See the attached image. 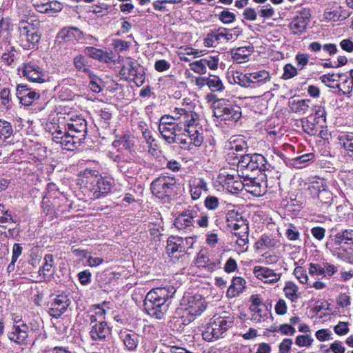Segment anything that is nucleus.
Instances as JSON below:
<instances>
[{"instance_id": "f257e3e1", "label": "nucleus", "mask_w": 353, "mask_h": 353, "mask_svg": "<svg viewBox=\"0 0 353 353\" xmlns=\"http://www.w3.org/2000/svg\"><path fill=\"white\" fill-rule=\"evenodd\" d=\"M53 125L52 141L66 150H74L85 139L86 121L79 117L74 119L63 117Z\"/></svg>"}, {"instance_id": "f03ea898", "label": "nucleus", "mask_w": 353, "mask_h": 353, "mask_svg": "<svg viewBox=\"0 0 353 353\" xmlns=\"http://www.w3.org/2000/svg\"><path fill=\"white\" fill-rule=\"evenodd\" d=\"M172 118L187 136V139L180 140L181 143L187 145L188 143H192L194 147H199L202 144L203 130L199 125V115L195 112L190 109L176 108L173 110Z\"/></svg>"}, {"instance_id": "7ed1b4c3", "label": "nucleus", "mask_w": 353, "mask_h": 353, "mask_svg": "<svg viewBox=\"0 0 353 353\" xmlns=\"http://www.w3.org/2000/svg\"><path fill=\"white\" fill-rule=\"evenodd\" d=\"M174 293L175 289L172 286L151 290L144 300L145 310L152 317L158 320L163 319L168 309V305L165 303Z\"/></svg>"}, {"instance_id": "20e7f679", "label": "nucleus", "mask_w": 353, "mask_h": 353, "mask_svg": "<svg viewBox=\"0 0 353 353\" xmlns=\"http://www.w3.org/2000/svg\"><path fill=\"white\" fill-rule=\"evenodd\" d=\"M83 181L85 183V191L90 199H99L108 194L112 188V180L103 178L97 171L86 170L83 172Z\"/></svg>"}, {"instance_id": "39448f33", "label": "nucleus", "mask_w": 353, "mask_h": 353, "mask_svg": "<svg viewBox=\"0 0 353 353\" xmlns=\"http://www.w3.org/2000/svg\"><path fill=\"white\" fill-rule=\"evenodd\" d=\"M232 317L225 312L221 314L214 315L203 332V339L212 341L220 338L232 325Z\"/></svg>"}, {"instance_id": "423d86ee", "label": "nucleus", "mask_w": 353, "mask_h": 353, "mask_svg": "<svg viewBox=\"0 0 353 353\" xmlns=\"http://www.w3.org/2000/svg\"><path fill=\"white\" fill-rule=\"evenodd\" d=\"M121 70L119 72L121 79L133 81L137 85H142L145 81V76L142 67L130 57H122L119 60Z\"/></svg>"}, {"instance_id": "0eeeda50", "label": "nucleus", "mask_w": 353, "mask_h": 353, "mask_svg": "<svg viewBox=\"0 0 353 353\" xmlns=\"http://www.w3.org/2000/svg\"><path fill=\"white\" fill-rule=\"evenodd\" d=\"M176 188V179L167 176L158 177L151 183L152 194L159 199H168Z\"/></svg>"}, {"instance_id": "6e6552de", "label": "nucleus", "mask_w": 353, "mask_h": 353, "mask_svg": "<svg viewBox=\"0 0 353 353\" xmlns=\"http://www.w3.org/2000/svg\"><path fill=\"white\" fill-rule=\"evenodd\" d=\"M267 167L265 158L256 153L241 155L238 162V168L241 171L242 176L245 174L244 171H266L268 170Z\"/></svg>"}, {"instance_id": "1a4fd4ad", "label": "nucleus", "mask_w": 353, "mask_h": 353, "mask_svg": "<svg viewBox=\"0 0 353 353\" xmlns=\"http://www.w3.org/2000/svg\"><path fill=\"white\" fill-rule=\"evenodd\" d=\"M159 130L163 138V139L168 143H178L181 148L187 150H192L194 145L192 143L185 145L180 142L181 139H187V136L185 132H182L181 126H178L177 124H171L169 126L163 125V127H159Z\"/></svg>"}, {"instance_id": "9d476101", "label": "nucleus", "mask_w": 353, "mask_h": 353, "mask_svg": "<svg viewBox=\"0 0 353 353\" xmlns=\"http://www.w3.org/2000/svg\"><path fill=\"white\" fill-rule=\"evenodd\" d=\"M181 305L189 314L198 316L205 310L206 305L204 299L200 294H185L183 296Z\"/></svg>"}, {"instance_id": "9b49d317", "label": "nucleus", "mask_w": 353, "mask_h": 353, "mask_svg": "<svg viewBox=\"0 0 353 353\" xmlns=\"http://www.w3.org/2000/svg\"><path fill=\"white\" fill-rule=\"evenodd\" d=\"M197 212L192 209H187L181 212L174 219V225L179 230L188 233L194 229V219Z\"/></svg>"}, {"instance_id": "f8f14e48", "label": "nucleus", "mask_w": 353, "mask_h": 353, "mask_svg": "<svg viewBox=\"0 0 353 353\" xmlns=\"http://www.w3.org/2000/svg\"><path fill=\"white\" fill-rule=\"evenodd\" d=\"M214 116L221 120L236 121L241 117V112L239 107L218 103L214 106Z\"/></svg>"}, {"instance_id": "ddd939ff", "label": "nucleus", "mask_w": 353, "mask_h": 353, "mask_svg": "<svg viewBox=\"0 0 353 353\" xmlns=\"http://www.w3.org/2000/svg\"><path fill=\"white\" fill-rule=\"evenodd\" d=\"M29 327L21 319L14 320V324L11 330L9 332V339L18 344H22L26 342L28 336Z\"/></svg>"}, {"instance_id": "4468645a", "label": "nucleus", "mask_w": 353, "mask_h": 353, "mask_svg": "<svg viewBox=\"0 0 353 353\" xmlns=\"http://www.w3.org/2000/svg\"><path fill=\"white\" fill-rule=\"evenodd\" d=\"M20 35L25 37L28 44L27 47L33 48L40 40V34L32 24L27 21H21L19 23Z\"/></svg>"}, {"instance_id": "2eb2a0df", "label": "nucleus", "mask_w": 353, "mask_h": 353, "mask_svg": "<svg viewBox=\"0 0 353 353\" xmlns=\"http://www.w3.org/2000/svg\"><path fill=\"white\" fill-rule=\"evenodd\" d=\"M252 272L257 279L268 284L276 283L281 277V274L276 273L274 270L263 266H254Z\"/></svg>"}, {"instance_id": "dca6fc26", "label": "nucleus", "mask_w": 353, "mask_h": 353, "mask_svg": "<svg viewBox=\"0 0 353 353\" xmlns=\"http://www.w3.org/2000/svg\"><path fill=\"white\" fill-rule=\"evenodd\" d=\"M70 303V301L67 295L59 294L50 303L48 313L54 318H59L66 311Z\"/></svg>"}, {"instance_id": "f3484780", "label": "nucleus", "mask_w": 353, "mask_h": 353, "mask_svg": "<svg viewBox=\"0 0 353 353\" xmlns=\"http://www.w3.org/2000/svg\"><path fill=\"white\" fill-rule=\"evenodd\" d=\"M310 12L309 10L303 9L296 16L290 23V28L294 34L303 33L309 23Z\"/></svg>"}, {"instance_id": "a211bd4d", "label": "nucleus", "mask_w": 353, "mask_h": 353, "mask_svg": "<svg viewBox=\"0 0 353 353\" xmlns=\"http://www.w3.org/2000/svg\"><path fill=\"white\" fill-rule=\"evenodd\" d=\"M271 76L267 70H262L248 73L249 88H258L270 82Z\"/></svg>"}, {"instance_id": "6ab92c4d", "label": "nucleus", "mask_w": 353, "mask_h": 353, "mask_svg": "<svg viewBox=\"0 0 353 353\" xmlns=\"http://www.w3.org/2000/svg\"><path fill=\"white\" fill-rule=\"evenodd\" d=\"M21 72L23 77L32 82L42 83L44 81L42 71L35 64L31 63L23 64Z\"/></svg>"}, {"instance_id": "aec40b11", "label": "nucleus", "mask_w": 353, "mask_h": 353, "mask_svg": "<svg viewBox=\"0 0 353 353\" xmlns=\"http://www.w3.org/2000/svg\"><path fill=\"white\" fill-rule=\"evenodd\" d=\"M110 333V328L104 321H99L90 327V335L93 341H104Z\"/></svg>"}, {"instance_id": "412c9836", "label": "nucleus", "mask_w": 353, "mask_h": 353, "mask_svg": "<svg viewBox=\"0 0 353 353\" xmlns=\"http://www.w3.org/2000/svg\"><path fill=\"white\" fill-rule=\"evenodd\" d=\"M14 143L13 129L11 124L0 119V145L7 146Z\"/></svg>"}, {"instance_id": "4be33fe9", "label": "nucleus", "mask_w": 353, "mask_h": 353, "mask_svg": "<svg viewBox=\"0 0 353 353\" xmlns=\"http://www.w3.org/2000/svg\"><path fill=\"white\" fill-rule=\"evenodd\" d=\"M17 96L23 105H31L35 99L39 97V94L28 89L25 85H17Z\"/></svg>"}, {"instance_id": "5701e85b", "label": "nucleus", "mask_w": 353, "mask_h": 353, "mask_svg": "<svg viewBox=\"0 0 353 353\" xmlns=\"http://www.w3.org/2000/svg\"><path fill=\"white\" fill-rule=\"evenodd\" d=\"M208 191V183L203 178H195L190 181V192L193 200L199 199L203 192Z\"/></svg>"}, {"instance_id": "b1692460", "label": "nucleus", "mask_w": 353, "mask_h": 353, "mask_svg": "<svg viewBox=\"0 0 353 353\" xmlns=\"http://www.w3.org/2000/svg\"><path fill=\"white\" fill-rule=\"evenodd\" d=\"M58 38L65 42L77 41L83 38L82 32L77 28L68 27L62 28L58 34Z\"/></svg>"}, {"instance_id": "393cba45", "label": "nucleus", "mask_w": 353, "mask_h": 353, "mask_svg": "<svg viewBox=\"0 0 353 353\" xmlns=\"http://www.w3.org/2000/svg\"><path fill=\"white\" fill-rule=\"evenodd\" d=\"M246 281L244 279L240 276L234 277L231 285L229 286L226 296L228 298H234L239 296L243 292L245 288Z\"/></svg>"}, {"instance_id": "a878e982", "label": "nucleus", "mask_w": 353, "mask_h": 353, "mask_svg": "<svg viewBox=\"0 0 353 353\" xmlns=\"http://www.w3.org/2000/svg\"><path fill=\"white\" fill-rule=\"evenodd\" d=\"M246 191L254 196H261L265 192V188L255 178L250 177L248 174L245 176Z\"/></svg>"}, {"instance_id": "bb28decb", "label": "nucleus", "mask_w": 353, "mask_h": 353, "mask_svg": "<svg viewBox=\"0 0 353 353\" xmlns=\"http://www.w3.org/2000/svg\"><path fill=\"white\" fill-rule=\"evenodd\" d=\"M339 145L343 148L345 155L350 159H353V133H346L338 138Z\"/></svg>"}, {"instance_id": "cd10ccee", "label": "nucleus", "mask_w": 353, "mask_h": 353, "mask_svg": "<svg viewBox=\"0 0 353 353\" xmlns=\"http://www.w3.org/2000/svg\"><path fill=\"white\" fill-rule=\"evenodd\" d=\"M228 79L230 84H237L243 88H249L248 84V73L230 70L228 72Z\"/></svg>"}, {"instance_id": "c85d7f7f", "label": "nucleus", "mask_w": 353, "mask_h": 353, "mask_svg": "<svg viewBox=\"0 0 353 353\" xmlns=\"http://www.w3.org/2000/svg\"><path fill=\"white\" fill-rule=\"evenodd\" d=\"M166 252L170 256L179 257L176 253L183 254L181 237L172 236L167 241Z\"/></svg>"}, {"instance_id": "c756f323", "label": "nucleus", "mask_w": 353, "mask_h": 353, "mask_svg": "<svg viewBox=\"0 0 353 353\" xmlns=\"http://www.w3.org/2000/svg\"><path fill=\"white\" fill-rule=\"evenodd\" d=\"M310 100L309 99H301L294 100L290 102V108L292 112L298 113L300 114H306L310 109Z\"/></svg>"}, {"instance_id": "7c9ffc66", "label": "nucleus", "mask_w": 353, "mask_h": 353, "mask_svg": "<svg viewBox=\"0 0 353 353\" xmlns=\"http://www.w3.org/2000/svg\"><path fill=\"white\" fill-rule=\"evenodd\" d=\"M85 53L92 59L102 61L108 63L111 60V58L108 52H103L100 49H97L94 47H86L85 48Z\"/></svg>"}, {"instance_id": "2f4dec72", "label": "nucleus", "mask_w": 353, "mask_h": 353, "mask_svg": "<svg viewBox=\"0 0 353 353\" xmlns=\"http://www.w3.org/2000/svg\"><path fill=\"white\" fill-rule=\"evenodd\" d=\"M343 242L353 245V230L347 229L338 232L334 236V243L339 245Z\"/></svg>"}, {"instance_id": "473e14b6", "label": "nucleus", "mask_w": 353, "mask_h": 353, "mask_svg": "<svg viewBox=\"0 0 353 353\" xmlns=\"http://www.w3.org/2000/svg\"><path fill=\"white\" fill-rule=\"evenodd\" d=\"M298 286L291 281L286 282L283 288L285 297L290 299L292 302H296L299 299V295L298 294Z\"/></svg>"}, {"instance_id": "72a5a7b5", "label": "nucleus", "mask_w": 353, "mask_h": 353, "mask_svg": "<svg viewBox=\"0 0 353 353\" xmlns=\"http://www.w3.org/2000/svg\"><path fill=\"white\" fill-rule=\"evenodd\" d=\"M121 338L125 346L129 350H134L139 343V336L136 333H123Z\"/></svg>"}, {"instance_id": "f704fd0d", "label": "nucleus", "mask_w": 353, "mask_h": 353, "mask_svg": "<svg viewBox=\"0 0 353 353\" xmlns=\"http://www.w3.org/2000/svg\"><path fill=\"white\" fill-rule=\"evenodd\" d=\"M73 65L77 70L85 72L88 75L92 72L89 68L88 61L84 56H76L73 59Z\"/></svg>"}, {"instance_id": "c9c22d12", "label": "nucleus", "mask_w": 353, "mask_h": 353, "mask_svg": "<svg viewBox=\"0 0 353 353\" xmlns=\"http://www.w3.org/2000/svg\"><path fill=\"white\" fill-rule=\"evenodd\" d=\"M208 87L212 92H220L224 89L221 79L216 75H210L208 77Z\"/></svg>"}, {"instance_id": "e433bc0d", "label": "nucleus", "mask_w": 353, "mask_h": 353, "mask_svg": "<svg viewBox=\"0 0 353 353\" xmlns=\"http://www.w3.org/2000/svg\"><path fill=\"white\" fill-rule=\"evenodd\" d=\"M44 263L42 267L39 270V274L40 276L46 277L48 273L51 271L52 268L54 264V258L52 254H46L44 256Z\"/></svg>"}, {"instance_id": "4c0bfd02", "label": "nucleus", "mask_w": 353, "mask_h": 353, "mask_svg": "<svg viewBox=\"0 0 353 353\" xmlns=\"http://www.w3.org/2000/svg\"><path fill=\"white\" fill-rule=\"evenodd\" d=\"M234 236L236 238L235 242L241 248V250L242 252L246 251L249 241V232L243 231L242 233H235Z\"/></svg>"}, {"instance_id": "58836bf2", "label": "nucleus", "mask_w": 353, "mask_h": 353, "mask_svg": "<svg viewBox=\"0 0 353 353\" xmlns=\"http://www.w3.org/2000/svg\"><path fill=\"white\" fill-rule=\"evenodd\" d=\"M257 248H270L277 245V241L267 235H263L256 243Z\"/></svg>"}, {"instance_id": "ea45409f", "label": "nucleus", "mask_w": 353, "mask_h": 353, "mask_svg": "<svg viewBox=\"0 0 353 353\" xmlns=\"http://www.w3.org/2000/svg\"><path fill=\"white\" fill-rule=\"evenodd\" d=\"M228 226L233 231L234 236H235V233H242L245 230L249 232L248 225L243 217Z\"/></svg>"}, {"instance_id": "a19ab883", "label": "nucleus", "mask_w": 353, "mask_h": 353, "mask_svg": "<svg viewBox=\"0 0 353 353\" xmlns=\"http://www.w3.org/2000/svg\"><path fill=\"white\" fill-rule=\"evenodd\" d=\"M253 314L252 320L254 323H261L265 321L268 318V313L266 310H263L261 307H255L252 309Z\"/></svg>"}, {"instance_id": "79ce46f5", "label": "nucleus", "mask_w": 353, "mask_h": 353, "mask_svg": "<svg viewBox=\"0 0 353 353\" xmlns=\"http://www.w3.org/2000/svg\"><path fill=\"white\" fill-rule=\"evenodd\" d=\"M43 8H44L43 10H39V12L48 13L50 11H53L54 12H59L62 10L63 6L61 3L54 1L50 2V3L43 4Z\"/></svg>"}, {"instance_id": "37998d69", "label": "nucleus", "mask_w": 353, "mask_h": 353, "mask_svg": "<svg viewBox=\"0 0 353 353\" xmlns=\"http://www.w3.org/2000/svg\"><path fill=\"white\" fill-rule=\"evenodd\" d=\"M9 222L16 223L17 221L12 219L11 214L6 208V207L0 204V224Z\"/></svg>"}, {"instance_id": "c03bdc74", "label": "nucleus", "mask_w": 353, "mask_h": 353, "mask_svg": "<svg viewBox=\"0 0 353 353\" xmlns=\"http://www.w3.org/2000/svg\"><path fill=\"white\" fill-rule=\"evenodd\" d=\"M190 68L195 73L199 74H204L207 72V68H205V65L202 59L191 63L190 64Z\"/></svg>"}, {"instance_id": "a18cd8bd", "label": "nucleus", "mask_w": 353, "mask_h": 353, "mask_svg": "<svg viewBox=\"0 0 353 353\" xmlns=\"http://www.w3.org/2000/svg\"><path fill=\"white\" fill-rule=\"evenodd\" d=\"M315 336L318 341L321 342L333 339L332 332L328 329H321L317 330L315 333Z\"/></svg>"}, {"instance_id": "49530a36", "label": "nucleus", "mask_w": 353, "mask_h": 353, "mask_svg": "<svg viewBox=\"0 0 353 353\" xmlns=\"http://www.w3.org/2000/svg\"><path fill=\"white\" fill-rule=\"evenodd\" d=\"M219 40L220 39H219V36H217L216 32L211 31L203 39V44L208 48L213 47L215 46V43H217Z\"/></svg>"}, {"instance_id": "de8ad7c7", "label": "nucleus", "mask_w": 353, "mask_h": 353, "mask_svg": "<svg viewBox=\"0 0 353 353\" xmlns=\"http://www.w3.org/2000/svg\"><path fill=\"white\" fill-rule=\"evenodd\" d=\"M309 274L312 276H325V271L323 270V265L321 266L319 263H310L308 269Z\"/></svg>"}, {"instance_id": "09e8293b", "label": "nucleus", "mask_w": 353, "mask_h": 353, "mask_svg": "<svg viewBox=\"0 0 353 353\" xmlns=\"http://www.w3.org/2000/svg\"><path fill=\"white\" fill-rule=\"evenodd\" d=\"M298 74L297 69L292 64L288 63L283 68V79H290L294 77Z\"/></svg>"}, {"instance_id": "8fccbe9b", "label": "nucleus", "mask_w": 353, "mask_h": 353, "mask_svg": "<svg viewBox=\"0 0 353 353\" xmlns=\"http://www.w3.org/2000/svg\"><path fill=\"white\" fill-rule=\"evenodd\" d=\"M88 77L90 79L89 83L90 89L95 93H99L101 91V87L99 85L100 79L94 75L93 72L89 74Z\"/></svg>"}, {"instance_id": "3c124183", "label": "nucleus", "mask_w": 353, "mask_h": 353, "mask_svg": "<svg viewBox=\"0 0 353 353\" xmlns=\"http://www.w3.org/2000/svg\"><path fill=\"white\" fill-rule=\"evenodd\" d=\"M313 341V339L309 335H299L296 337L295 343L299 347H309Z\"/></svg>"}, {"instance_id": "603ef678", "label": "nucleus", "mask_w": 353, "mask_h": 353, "mask_svg": "<svg viewBox=\"0 0 353 353\" xmlns=\"http://www.w3.org/2000/svg\"><path fill=\"white\" fill-rule=\"evenodd\" d=\"M134 165V162L127 161H121L119 162L118 166L121 172H123L125 174H131L134 172V170H132Z\"/></svg>"}, {"instance_id": "864d4df0", "label": "nucleus", "mask_w": 353, "mask_h": 353, "mask_svg": "<svg viewBox=\"0 0 353 353\" xmlns=\"http://www.w3.org/2000/svg\"><path fill=\"white\" fill-rule=\"evenodd\" d=\"M105 310L98 307L94 314L90 316V326L96 323H99V321H104Z\"/></svg>"}, {"instance_id": "5fc2aeb1", "label": "nucleus", "mask_w": 353, "mask_h": 353, "mask_svg": "<svg viewBox=\"0 0 353 353\" xmlns=\"http://www.w3.org/2000/svg\"><path fill=\"white\" fill-rule=\"evenodd\" d=\"M204 204L208 210H214L219 207V202L216 196H208L205 199Z\"/></svg>"}, {"instance_id": "6e6d98bb", "label": "nucleus", "mask_w": 353, "mask_h": 353, "mask_svg": "<svg viewBox=\"0 0 353 353\" xmlns=\"http://www.w3.org/2000/svg\"><path fill=\"white\" fill-rule=\"evenodd\" d=\"M245 187V179L243 181H241L239 178V179H236L228 188L232 193H236V192L243 190V188Z\"/></svg>"}, {"instance_id": "4d7b16f0", "label": "nucleus", "mask_w": 353, "mask_h": 353, "mask_svg": "<svg viewBox=\"0 0 353 353\" xmlns=\"http://www.w3.org/2000/svg\"><path fill=\"white\" fill-rule=\"evenodd\" d=\"M294 274L301 283L305 284L307 283L308 277L306 271L303 268H296L294 270Z\"/></svg>"}, {"instance_id": "13d9d810", "label": "nucleus", "mask_w": 353, "mask_h": 353, "mask_svg": "<svg viewBox=\"0 0 353 353\" xmlns=\"http://www.w3.org/2000/svg\"><path fill=\"white\" fill-rule=\"evenodd\" d=\"M285 234L288 239L290 241H296L300 236L299 232L296 230V227L292 224L289 225L286 230Z\"/></svg>"}, {"instance_id": "bf43d9fd", "label": "nucleus", "mask_w": 353, "mask_h": 353, "mask_svg": "<svg viewBox=\"0 0 353 353\" xmlns=\"http://www.w3.org/2000/svg\"><path fill=\"white\" fill-rule=\"evenodd\" d=\"M334 331L338 335L342 336L349 332L348 323L347 322L340 321L334 327Z\"/></svg>"}, {"instance_id": "052dcab7", "label": "nucleus", "mask_w": 353, "mask_h": 353, "mask_svg": "<svg viewBox=\"0 0 353 353\" xmlns=\"http://www.w3.org/2000/svg\"><path fill=\"white\" fill-rule=\"evenodd\" d=\"M243 216L241 214L235 210H230L228 212L225 216V220L227 225H231L232 223L241 219Z\"/></svg>"}, {"instance_id": "680f3d73", "label": "nucleus", "mask_w": 353, "mask_h": 353, "mask_svg": "<svg viewBox=\"0 0 353 353\" xmlns=\"http://www.w3.org/2000/svg\"><path fill=\"white\" fill-rule=\"evenodd\" d=\"M318 198L321 203L327 204L331 201L332 199V194L331 192L323 188V190H319Z\"/></svg>"}, {"instance_id": "e2e57ef3", "label": "nucleus", "mask_w": 353, "mask_h": 353, "mask_svg": "<svg viewBox=\"0 0 353 353\" xmlns=\"http://www.w3.org/2000/svg\"><path fill=\"white\" fill-rule=\"evenodd\" d=\"M205 65V68L208 66L211 70H216L218 68L219 58L217 57H209L208 58L202 59Z\"/></svg>"}, {"instance_id": "0e129e2a", "label": "nucleus", "mask_w": 353, "mask_h": 353, "mask_svg": "<svg viewBox=\"0 0 353 353\" xmlns=\"http://www.w3.org/2000/svg\"><path fill=\"white\" fill-rule=\"evenodd\" d=\"M296 61L300 70H302L309 62V55L304 53H298L296 55Z\"/></svg>"}, {"instance_id": "69168bd1", "label": "nucleus", "mask_w": 353, "mask_h": 353, "mask_svg": "<svg viewBox=\"0 0 353 353\" xmlns=\"http://www.w3.org/2000/svg\"><path fill=\"white\" fill-rule=\"evenodd\" d=\"M181 242L183 253H185L193 247L195 243V237H187L185 239L181 237Z\"/></svg>"}, {"instance_id": "338daca9", "label": "nucleus", "mask_w": 353, "mask_h": 353, "mask_svg": "<svg viewBox=\"0 0 353 353\" xmlns=\"http://www.w3.org/2000/svg\"><path fill=\"white\" fill-rule=\"evenodd\" d=\"M219 19L224 23H230L234 21L235 14L228 10H224L221 12Z\"/></svg>"}, {"instance_id": "774afa93", "label": "nucleus", "mask_w": 353, "mask_h": 353, "mask_svg": "<svg viewBox=\"0 0 353 353\" xmlns=\"http://www.w3.org/2000/svg\"><path fill=\"white\" fill-rule=\"evenodd\" d=\"M323 16L325 19L329 21H337L341 20V14L336 10H325Z\"/></svg>"}]
</instances>
